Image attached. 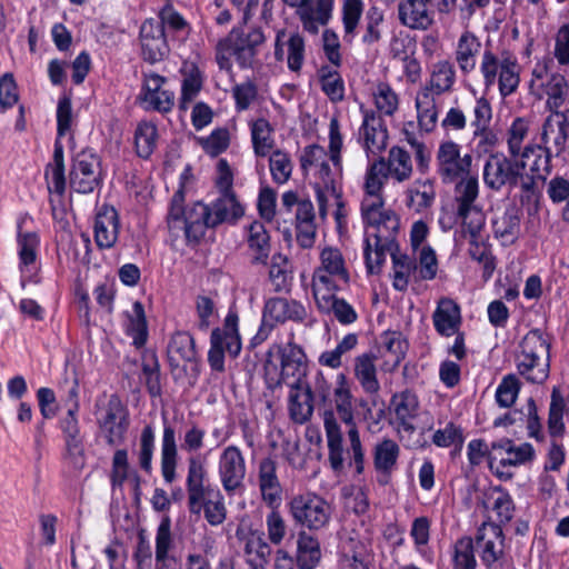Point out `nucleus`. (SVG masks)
Returning a JSON list of instances; mask_svg holds the SVG:
<instances>
[{
  "mask_svg": "<svg viewBox=\"0 0 569 569\" xmlns=\"http://www.w3.org/2000/svg\"><path fill=\"white\" fill-rule=\"evenodd\" d=\"M178 463V447L176 431L172 426L164 423L161 439V473L167 483H172L176 478Z\"/></svg>",
  "mask_w": 569,
  "mask_h": 569,
  "instance_id": "4c0bfd02",
  "label": "nucleus"
},
{
  "mask_svg": "<svg viewBox=\"0 0 569 569\" xmlns=\"http://www.w3.org/2000/svg\"><path fill=\"white\" fill-rule=\"evenodd\" d=\"M545 92L547 94L546 107L548 110L560 109L569 101L568 81L559 73H553L549 77L545 83Z\"/></svg>",
  "mask_w": 569,
  "mask_h": 569,
  "instance_id": "864d4df0",
  "label": "nucleus"
},
{
  "mask_svg": "<svg viewBox=\"0 0 569 569\" xmlns=\"http://www.w3.org/2000/svg\"><path fill=\"white\" fill-rule=\"evenodd\" d=\"M389 178L385 166V158L380 157L367 167L363 180V198L361 201L378 202L385 200L382 189Z\"/></svg>",
  "mask_w": 569,
  "mask_h": 569,
  "instance_id": "2f4dec72",
  "label": "nucleus"
},
{
  "mask_svg": "<svg viewBox=\"0 0 569 569\" xmlns=\"http://www.w3.org/2000/svg\"><path fill=\"white\" fill-rule=\"evenodd\" d=\"M158 131L156 124L142 121L134 132L137 153L141 158H149L156 149Z\"/></svg>",
  "mask_w": 569,
  "mask_h": 569,
  "instance_id": "052dcab7",
  "label": "nucleus"
},
{
  "mask_svg": "<svg viewBox=\"0 0 569 569\" xmlns=\"http://www.w3.org/2000/svg\"><path fill=\"white\" fill-rule=\"evenodd\" d=\"M156 446V435L151 425L142 428L139 438V450L137 452L140 468L148 475L152 471V457Z\"/></svg>",
  "mask_w": 569,
  "mask_h": 569,
  "instance_id": "680f3d73",
  "label": "nucleus"
},
{
  "mask_svg": "<svg viewBox=\"0 0 569 569\" xmlns=\"http://www.w3.org/2000/svg\"><path fill=\"white\" fill-rule=\"evenodd\" d=\"M167 352L170 366L174 368L182 363L193 362L198 358L194 339L186 331H178L172 335Z\"/></svg>",
  "mask_w": 569,
  "mask_h": 569,
  "instance_id": "f704fd0d",
  "label": "nucleus"
},
{
  "mask_svg": "<svg viewBox=\"0 0 569 569\" xmlns=\"http://www.w3.org/2000/svg\"><path fill=\"white\" fill-rule=\"evenodd\" d=\"M551 147L541 142V144H527L523 147L519 160H526L530 173L545 181L551 172Z\"/></svg>",
  "mask_w": 569,
  "mask_h": 569,
  "instance_id": "72a5a7b5",
  "label": "nucleus"
},
{
  "mask_svg": "<svg viewBox=\"0 0 569 569\" xmlns=\"http://www.w3.org/2000/svg\"><path fill=\"white\" fill-rule=\"evenodd\" d=\"M273 127L266 118L250 122L252 149L257 157H267L274 147Z\"/></svg>",
  "mask_w": 569,
  "mask_h": 569,
  "instance_id": "09e8293b",
  "label": "nucleus"
},
{
  "mask_svg": "<svg viewBox=\"0 0 569 569\" xmlns=\"http://www.w3.org/2000/svg\"><path fill=\"white\" fill-rule=\"evenodd\" d=\"M269 280L276 292L288 291L292 281L289 260L281 253L272 256L269 269Z\"/></svg>",
  "mask_w": 569,
  "mask_h": 569,
  "instance_id": "5fc2aeb1",
  "label": "nucleus"
},
{
  "mask_svg": "<svg viewBox=\"0 0 569 569\" xmlns=\"http://www.w3.org/2000/svg\"><path fill=\"white\" fill-rule=\"evenodd\" d=\"M335 291L336 290H325L313 292L318 309L327 315L332 313L341 325L353 323L358 318L356 310L345 299L338 298Z\"/></svg>",
  "mask_w": 569,
  "mask_h": 569,
  "instance_id": "cd10ccee",
  "label": "nucleus"
},
{
  "mask_svg": "<svg viewBox=\"0 0 569 569\" xmlns=\"http://www.w3.org/2000/svg\"><path fill=\"white\" fill-rule=\"evenodd\" d=\"M131 479L136 488L140 485V477L131 469L128 451L126 449H118L114 451L111 463L110 481L112 488H121L123 483Z\"/></svg>",
  "mask_w": 569,
  "mask_h": 569,
  "instance_id": "3c124183",
  "label": "nucleus"
},
{
  "mask_svg": "<svg viewBox=\"0 0 569 569\" xmlns=\"http://www.w3.org/2000/svg\"><path fill=\"white\" fill-rule=\"evenodd\" d=\"M416 108L420 128L427 132L432 131L438 119L433 94L429 93L428 90H420L416 97Z\"/></svg>",
  "mask_w": 569,
  "mask_h": 569,
  "instance_id": "6e6d98bb",
  "label": "nucleus"
},
{
  "mask_svg": "<svg viewBox=\"0 0 569 569\" xmlns=\"http://www.w3.org/2000/svg\"><path fill=\"white\" fill-rule=\"evenodd\" d=\"M174 539L171 532V520L169 517L162 518L156 532V561L174 559Z\"/></svg>",
  "mask_w": 569,
  "mask_h": 569,
  "instance_id": "4d7b16f0",
  "label": "nucleus"
},
{
  "mask_svg": "<svg viewBox=\"0 0 569 569\" xmlns=\"http://www.w3.org/2000/svg\"><path fill=\"white\" fill-rule=\"evenodd\" d=\"M308 318L306 307L297 300L286 298H271L263 308L264 321L284 323L287 321L303 322Z\"/></svg>",
  "mask_w": 569,
  "mask_h": 569,
  "instance_id": "5701e85b",
  "label": "nucleus"
},
{
  "mask_svg": "<svg viewBox=\"0 0 569 569\" xmlns=\"http://www.w3.org/2000/svg\"><path fill=\"white\" fill-rule=\"evenodd\" d=\"M361 218L365 226V260L369 273L378 272L386 260L387 250L396 248L400 229L398 214L378 202L361 201Z\"/></svg>",
  "mask_w": 569,
  "mask_h": 569,
  "instance_id": "f03ea898",
  "label": "nucleus"
},
{
  "mask_svg": "<svg viewBox=\"0 0 569 569\" xmlns=\"http://www.w3.org/2000/svg\"><path fill=\"white\" fill-rule=\"evenodd\" d=\"M480 72L483 77L486 89H490L497 82L500 94L506 98L512 94L520 82L519 66L516 59H499L491 50H485L480 62Z\"/></svg>",
  "mask_w": 569,
  "mask_h": 569,
  "instance_id": "f8f14e48",
  "label": "nucleus"
},
{
  "mask_svg": "<svg viewBox=\"0 0 569 569\" xmlns=\"http://www.w3.org/2000/svg\"><path fill=\"white\" fill-rule=\"evenodd\" d=\"M432 321L439 335H456L461 323L460 307L450 298H441L432 315Z\"/></svg>",
  "mask_w": 569,
  "mask_h": 569,
  "instance_id": "c756f323",
  "label": "nucleus"
},
{
  "mask_svg": "<svg viewBox=\"0 0 569 569\" xmlns=\"http://www.w3.org/2000/svg\"><path fill=\"white\" fill-rule=\"evenodd\" d=\"M288 511L296 525L309 531L323 529L330 522L332 515L330 503L311 491L293 496L288 502Z\"/></svg>",
  "mask_w": 569,
  "mask_h": 569,
  "instance_id": "6e6552de",
  "label": "nucleus"
},
{
  "mask_svg": "<svg viewBox=\"0 0 569 569\" xmlns=\"http://www.w3.org/2000/svg\"><path fill=\"white\" fill-rule=\"evenodd\" d=\"M289 413L291 419L298 423H305L312 415V392L309 387L301 383H290Z\"/></svg>",
  "mask_w": 569,
  "mask_h": 569,
  "instance_id": "37998d69",
  "label": "nucleus"
},
{
  "mask_svg": "<svg viewBox=\"0 0 569 569\" xmlns=\"http://www.w3.org/2000/svg\"><path fill=\"white\" fill-rule=\"evenodd\" d=\"M128 335L133 339V345L142 347L148 337L147 320L141 302L136 301L132 306V316L129 319Z\"/></svg>",
  "mask_w": 569,
  "mask_h": 569,
  "instance_id": "69168bd1",
  "label": "nucleus"
},
{
  "mask_svg": "<svg viewBox=\"0 0 569 569\" xmlns=\"http://www.w3.org/2000/svg\"><path fill=\"white\" fill-rule=\"evenodd\" d=\"M483 505L486 509L496 513V518L500 527L501 525L510 522L516 512V505L511 495L501 486L490 488L486 493V501Z\"/></svg>",
  "mask_w": 569,
  "mask_h": 569,
  "instance_id": "c9c22d12",
  "label": "nucleus"
},
{
  "mask_svg": "<svg viewBox=\"0 0 569 569\" xmlns=\"http://www.w3.org/2000/svg\"><path fill=\"white\" fill-rule=\"evenodd\" d=\"M119 236V216L113 207L103 206L96 216L94 240L100 249L112 248Z\"/></svg>",
  "mask_w": 569,
  "mask_h": 569,
  "instance_id": "a878e982",
  "label": "nucleus"
},
{
  "mask_svg": "<svg viewBox=\"0 0 569 569\" xmlns=\"http://www.w3.org/2000/svg\"><path fill=\"white\" fill-rule=\"evenodd\" d=\"M549 111L550 114L545 119L542 124L541 142L549 144L550 132L553 127H557V134L553 138V148L555 154L560 156L565 151L569 138V108Z\"/></svg>",
  "mask_w": 569,
  "mask_h": 569,
  "instance_id": "bb28decb",
  "label": "nucleus"
},
{
  "mask_svg": "<svg viewBox=\"0 0 569 569\" xmlns=\"http://www.w3.org/2000/svg\"><path fill=\"white\" fill-rule=\"evenodd\" d=\"M472 156H461V146L455 141H443L437 151V171L443 183L456 182L469 174Z\"/></svg>",
  "mask_w": 569,
  "mask_h": 569,
  "instance_id": "f3484780",
  "label": "nucleus"
},
{
  "mask_svg": "<svg viewBox=\"0 0 569 569\" xmlns=\"http://www.w3.org/2000/svg\"><path fill=\"white\" fill-rule=\"evenodd\" d=\"M278 465L271 457L258 463L257 483L261 500L271 509H278L282 500V485L277 473Z\"/></svg>",
  "mask_w": 569,
  "mask_h": 569,
  "instance_id": "412c9836",
  "label": "nucleus"
},
{
  "mask_svg": "<svg viewBox=\"0 0 569 569\" xmlns=\"http://www.w3.org/2000/svg\"><path fill=\"white\" fill-rule=\"evenodd\" d=\"M269 169L274 183H286L293 169L290 156L280 149L272 151L269 157Z\"/></svg>",
  "mask_w": 569,
  "mask_h": 569,
  "instance_id": "0e129e2a",
  "label": "nucleus"
},
{
  "mask_svg": "<svg viewBox=\"0 0 569 569\" xmlns=\"http://www.w3.org/2000/svg\"><path fill=\"white\" fill-rule=\"evenodd\" d=\"M385 166L391 179L401 183L412 176L413 167L410 153L401 147L395 146L385 158Z\"/></svg>",
  "mask_w": 569,
  "mask_h": 569,
  "instance_id": "49530a36",
  "label": "nucleus"
},
{
  "mask_svg": "<svg viewBox=\"0 0 569 569\" xmlns=\"http://www.w3.org/2000/svg\"><path fill=\"white\" fill-rule=\"evenodd\" d=\"M349 280L350 274L341 251L333 247L323 248L320 252V266L312 277L313 292L338 290L339 282L347 284Z\"/></svg>",
  "mask_w": 569,
  "mask_h": 569,
  "instance_id": "4468645a",
  "label": "nucleus"
},
{
  "mask_svg": "<svg viewBox=\"0 0 569 569\" xmlns=\"http://www.w3.org/2000/svg\"><path fill=\"white\" fill-rule=\"evenodd\" d=\"M96 419L108 446L116 447L124 442L130 419L128 408L118 395H111L104 402H97Z\"/></svg>",
  "mask_w": 569,
  "mask_h": 569,
  "instance_id": "0eeeda50",
  "label": "nucleus"
},
{
  "mask_svg": "<svg viewBox=\"0 0 569 569\" xmlns=\"http://www.w3.org/2000/svg\"><path fill=\"white\" fill-rule=\"evenodd\" d=\"M408 343L399 331H387L381 336L380 353L385 358L383 369L393 371L403 360Z\"/></svg>",
  "mask_w": 569,
  "mask_h": 569,
  "instance_id": "e433bc0d",
  "label": "nucleus"
},
{
  "mask_svg": "<svg viewBox=\"0 0 569 569\" xmlns=\"http://www.w3.org/2000/svg\"><path fill=\"white\" fill-rule=\"evenodd\" d=\"M322 420L328 445V460L333 471L339 472L343 468V446L342 422L350 429L357 428V418L360 416L356 411L359 407L363 409V419L367 420L372 413L368 401L363 398H355L351 386L345 373H339L336 378L335 388L329 397L322 399Z\"/></svg>",
  "mask_w": 569,
  "mask_h": 569,
  "instance_id": "f257e3e1",
  "label": "nucleus"
},
{
  "mask_svg": "<svg viewBox=\"0 0 569 569\" xmlns=\"http://www.w3.org/2000/svg\"><path fill=\"white\" fill-rule=\"evenodd\" d=\"M375 360L376 356L371 352L355 358V377L368 395H377L380 390Z\"/></svg>",
  "mask_w": 569,
  "mask_h": 569,
  "instance_id": "c03bdc74",
  "label": "nucleus"
},
{
  "mask_svg": "<svg viewBox=\"0 0 569 569\" xmlns=\"http://www.w3.org/2000/svg\"><path fill=\"white\" fill-rule=\"evenodd\" d=\"M244 562L250 569H266L272 553L271 546L259 530H249L242 538Z\"/></svg>",
  "mask_w": 569,
  "mask_h": 569,
  "instance_id": "b1692460",
  "label": "nucleus"
},
{
  "mask_svg": "<svg viewBox=\"0 0 569 569\" xmlns=\"http://www.w3.org/2000/svg\"><path fill=\"white\" fill-rule=\"evenodd\" d=\"M247 242L252 252V262L266 264L270 254V236L260 221L252 222L248 228Z\"/></svg>",
  "mask_w": 569,
  "mask_h": 569,
  "instance_id": "de8ad7c7",
  "label": "nucleus"
},
{
  "mask_svg": "<svg viewBox=\"0 0 569 569\" xmlns=\"http://www.w3.org/2000/svg\"><path fill=\"white\" fill-rule=\"evenodd\" d=\"M360 130L367 152L377 153L386 148L388 134L379 119L366 117Z\"/></svg>",
  "mask_w": 569,
  "mask_h": 569,
  "instance_id": "603ef678",
  "label": "nucleus"
},
{
  "mask_svg": "<svg viewBox=\"0 0 569 569\" xmlns=\"http://www.w3.org/2000/svg\"><path fill=\"white\" fill-rule=\"evenodd\" d=\"M266 42V36L260 28H253L248 33L233 28L216 47V61L220 69L231 71L234 58L240 68H252L260 48Z\"/></svg>",
  "mask_w": 569,
  "mask_h": 569,
  "instance_id": "20e7f679",
  "label": "nucleus"
},
{
  "mask_svg": "<svg viewBox=\"0 0 569 569\" xmlns=\"http://www.w3.org/2000/svg\"><path fill=\"white\" fill-rule=\"evenodd\" d=\"M209 208L216 227L222 222L236 221L244 214V208L234 192H220V197Z\"/></svg>",
  "mask_w": 569,
  "mask_h": 569,
  "instance_id": "a18cd8bd",
  "label": "nucleus"
},
{
  "mask_svg": "<svg viewBox=\"0 0 569 569\" xmlns=\"http://www.w3.org/2000/svg\"><path fill=\"white\" fill-rule=\"evenodd\" d=\"M239 318L234 312H229L221 328H214L210 336V349L208 363L212 371H224V352L231 358L240 355L242 343L238 330Z\"/></svg>",
  "mask_w": 569,
  "mask_h": 569,
  "instance_id": "9d476101",
  "label": "nucleus"
},
{
  "mask_svg": "<svg viewBox=\"0 0 569 569\" xmlns=\"http://www.w3.org/2000/svg\"><path fill=\"white\" fill-rule=\"evenodd\" d=\"M182 73L183 80L181 84L179 108L186 111L201 91L203 78L199 68L193 63L186 64L182 68Z\"/></svg>",
  "mask_w": 569,
  "mask_h": 569,
  "instance_id": "8fccbe9b",
  "label": "nucleus"
},
{
  "mask_svg": "<svg viewBox=\"0 0 569 569\" xmlns=\"http://www.w3.org/2000/svg\"><path fill=\"white\" fill-rule=\"evenodd\" d=\"M516 356L519 375L532 383H542L549 376V343L539 329L530 330L521 340Z\"/></svg>",
  "mask_w": 569,
  "mask_h": 569,
  "instance_id": "423d86ee",
  "label": "nucleus"
},
{
  "mask_svg": "<svg viewBox=\"0 0 569 569\" xmlns=\"http://www.w3.org/2000/svg\"><path fill=\"white\" fill-rule=\"evenodd\" d=\"M28 218L22 217L18 221V256L20 261V270L22 274L32 272L36 269L34 263L37 260V250L39 247V236L33 231H23V224Z\"/></svg>",
  "mask_w": 569,
  "mask_h": 569,
  "instance_id": "7c9ffc66",
  "label": "nucleus"
},
{
  "mask_svg": "<svg viewBox=\"0 0 569 569\" xmlns=\"http://www.w3.org/2000/svg\"><path fill=\"white\" fill-rule=\"evenodd\" d=\"M79 411L78 386L77 382L69 390V407L66 417L60 420V428L63 439L81 435L77 413Z\"/></svg>",
  "mask_w": 569,
  "mask_h": 569,
  "instance_id": "e2e57ef3",
  "label": "nucleus"
},
{
  "mask_svg": "<svg viewBox=\"0 0 569 569\" xmlns=\"http://www.w3.org/2000/svg\"><path fill=\"white\" fill-rule=\"evenodd\" d=\"M456 83V69L448 60H439L431 66L428 83L421 90H428L431 94H442L452 90Z\"/></svg>",
  "mask_w": 569,
  "mask_h": 569,
  "instance_id": "58836bf2",
  "label": "nucleus"
},
{
  "mask_svg": "<svg viewBox=\"0 0 569 569\" xmlns=\"http://www.w3.org/2000/svg\"><path fill=\"white\" fill-rule=\"evenodd\" d=\"M390 253L393 264V288L398 291H405L408 288L410 279L416 281L417 277V261L399 252L398 243L392 250H387Z\"/></svg>",
  "mask_w": 569,
  "mask_h": 569,
  "instance_id": "79ce46f5",
  "label": "nucleus"
},
{
  "mask_svg": "<svg viewBox=\"0 0 569 569\" xmlns=\"http://www.w3.org/2000/svg\"><path fill=\"white\" fill-rule=\"evenodd\" d=\"M372 456L373 467L379 475V482L388 483L391 473L398 465L400 456L399 445L390 438H383L373 447Z\"/></svg>",
  "mask_w": 569,
  "mask_h": 569,
  "instance_id": "393cba45",
  "label": "nucleus"
},
{
  "mask_svg": "<svg viewBox=\"0 0 569 569\" xmlns=\"http://www.w3.org/2000/svg\"><path fill=\"white\" fill-rule=\"evenodd\" d=\"M390 406L396 416L398 427L412 433L415 431L412 420L418 416L419 411L417 395L410 390L397 392L392 396Z\"/></svg>",
  "mask_w": 569,
  "mask_h": 569,
  "instance_id": "c85d7f7f",
  "label": "nucleus"
},
{
  "mask_svg": "<svg viewBox=\"0 0 569 569\" xmlns=\"http://www.w3.org/2000/svg\"><path fill=\"white\" fill-rule=\"evenodd\" d=\"M435 200L436 190L430 180H416L406 191V206L417 213L429 210Z\"/></svg>",
  "mask_w": 569,
  "mask_h": 569,
  "instance_id": "a19ab883",
  "label": "nucleus"
},
{
  "mask_svg": "<svg viewBox=\"0 0 569 569\" xmlns=\"http://www.w3.org/2000/svg\"><path fill=\"white\" fill-rule=\"evenodd\" d=\"M521 383L516 375L502 378L496 390V401L501 408H510L517 400Z\"/></svg>",
  "mask_w": 569,
  "mask_h": 569,
  "instance_id": "774afa93",
  "label": "nucleus"
},
{
  "mask_svg": "<svg viewBox=\"0 0 569 569\" xmlns=\"http://www.w3.org/2000/svg\"><path fill=\"white\" fill-rule=\"evenodd\" d=\"M246 475L247 465L241 450L233 445L226 447L218 459V476L224 492L230 497L241 492Z\"/></svg>",
  "mask_w": 569,
  "mask_h": 569,
  "instance_id": "2eb2a0df",
  "label": "nucleus"
},
{
  "mask_svg": "<svg viewBox=\"0 0 569 569\" xmlns=\"http://www.w3.org/2000/svg\"><path fill=\"white\" fill-rule=\"evenodd\" d=\"M398 20L410 30H428L435 23L432 0H400Z\"/></svg>",
  "mask_w": 569,
  "mask_h": 569,
  "instance_id": "aec40b11",
  "label": "nucleus"
},
{
  "mask_svg": "<svg viewBox=\"0 0 569 569\" xmlns=\"http://www.w3.org/2000/svg\"><path fill=\"white\" fill-rule=\"evenodd\" d=\"M186 491L188 508L192 515H199L201 505L221 492L211 485L207 460L201 455H191L187 459Z\"/></svg>",
  "mask_w": 569,
  "mask_h": 569,
  "instance_id": "9b49d317",
  "label": "nucleus"
},
{
  "mask_svg": "<svg viewBox=\"0 0 569 569\" xmlns=\"http://www.w3.org/2000/svg\"><path fill=\"white\" fill-rule=\"evenodd\" d=\"M142 377L152 398L161 396L160 365L154 352L146 351L142 356Z\"/></svg>",
  "mask_w": 569,
  "mask_h": 569,
  "instance_id": "13d9d810",
  "label": "nucleus"
},
{
  "mask_svg": "<svg viewBox=\"0 0 569 569\" xmlns=\"http://www.w3.org/2000/svg\"><path fill=\"white\" fill-rule=\"evenodd\" d=\"M520 231V216L516 209H508L493 221V232L497 238L513 242Z\"/></svg>",
  "mask_w": 569,
  "mask_h": 569,
  "instance_id": "bf43d9fd",
  "label": "nucleus"
},
{
  "mask_svg": "<svg viewBox=\"0 0 569 569\" xmlns=\"http://www.w3.org/2000/svg\"><path fill=\"white\" fill-rule=\"evenodd\" d=\"M459 179L455 187L457 217L470 236L477 239L485 227V214L476 203L479 196V181L476 176L470 174Z\"/></svg>",
  "mask_w": 569,
  "mask_h": 569,
  "instance_id": "1a4fd4ad",
  "label": "nucleus"
},
{
  "mask_svg": "<svg viewBox=\"0 0 569 569\" xmlns=\"http://www.w3.org/2000/svg\"><path fill=\"white\" fill-rule=\"evenodd\" d=\"M505 536L496 522H483L477 532L476 542L482 562L490 567L503 556Z\"/></svg>",
  "mask_w": 569,
  "mask_h": 569,
  "instance_id": "4be33fe9",
  "label": "nucleus"
},
{
  "mask_svg": "<svg viewBox=\"0 0 569 569\" xmlns=\"http://www.w3.org/2000/svg\"><path fill=\"white\" fill-rule=\"evenodd\" d=\"M481 49V42L470 31L461 33L455 49V60L463 76H468L476 69L477 56Z\"/></svg>",
  "mask_w": 569,
  "mask_h": 569,
  "instance_id": "473e14b6",
  "label": "nucleus"
},
{
  "mask_svg": "<svg viewBox=\"0 0 569 569\" xmlns=\"http://www.w3.org/2000/svg\"><path fill=\"white\" fill-rule=\"evenodd\" d=\"M295 559L298 569H315L321 560L319 540L306 530L298 532Z\"/></svg>",
  "mask_w": 569,
  "mask_h": 569,
  "instance_id": "ea45409f",
  "label": "nucleus"
},
{
  "mask_svg": "<svg viewBox=\"0 0 569 569\" xmlns=\"http://www.w3.org/2000/svg\"><path fill=\"white\" fill-rule=\"evenodd\" d=\"M141 53L144 61L156 63L169 52L163 23L150 18L142 22L139 33Z\"/></svg>",
  "mask_w": 569,
  "mask_h": 569,
  "instance_id": "6ab92c4d",
  "label": "nucleus"
},
{
  "mask_svg": "<svg viewBox=\"0 0 569 569\" xmlns=\"http://www.w3.org/2000/svg\"><path fill=\"white\" fill-rule=\"evenodd\" d=\"M184 189L180 187L172 196L168 212V226L170 230H183L189 242H198L207 229L214 228L209 206L198 201L191 207H184Z\"/></svg>",
  "mask_w": 569,
  "mask_h": 569,
  "instance_id": "39448f33",
  "label": "nucleus"
},
{
  "mask_svg": "<svg viewBox=\"0 0 569 569\" xmlns=\"http://www.w3.org/2000/svg\"><path fill=\"white\" fill-rule=\"evenodd\" d=\"M267 386L271 389L282 382L300 383L308 372V358L303 348L293 340L272 345L263 365Z\"/></svg>",
  "mask_w": 569,
  "mask_h": 569,
  "instance_id": "7ed1b4c3",
  "label": "nucleus"
},
{
  "mask_svg": "<svg viewBox=\"0 0 569 569\" xmlns=\"http://www.w3.org/2000/svg\"><path fill=\"white\" fill-rule=\"evenodd\" d=\"M101 184L100 158L91 150L78 152L72 161L70 187L78 193H91Z\"/></svg>",
  "mask_w": 569,
  "mask_h": 569,
  "instance_id": "dca6fc26",
  "label": "nucleus"
},
{
  "mask_svg": "<svg viewBox=\"0 0 569 569\" xmlns=\"http://www.w3.org/2000/svg\"><path fill=\"white\" fill-rule=\"evenodd\" d=\"M546 191L552 203L566 202L561 210V218L563 221L569 222V180L556 176L547 183Z\"/></svg>",
  "mask_w": 569,
  "mask_h": 569,
  "instance_id": "338daca9",
  "label": "nucleus"
},
{
  "mask_svg": "<svg viewBox=\"0 0 569 569\" xmlns=\"http://www.w3.org/2000/svg\"><path fill=\"white\" fill-rule=\"evenodd\" d=\"M526 168V160H518L511 156L508 158L503 153L490 154L483 166V182L493 191H500L505 187L513 189Z\"/></svg>",
  "mask_w": 569,
  "mask_h": 569,
  "instance_id": "ddd939ff",
  "label": "nucleus"
},
{
  "mask_svg": "<svg viewBox=\"0 0 569 569\" xmlns=\"http://www.w3.org/2000/svg\"><path fill=\"white\" fill-rule=\"evenodd\" d=\"M167 79L154 72H143L142 88L139 99L144 109L168 113L174 106V93L163 89Z\"/></svg>",
  "mask_w": 569,
  "mask_h": 569,
  "instance_id": "a211bd4d",
  "label": "nucleus"
}]
</instances>
